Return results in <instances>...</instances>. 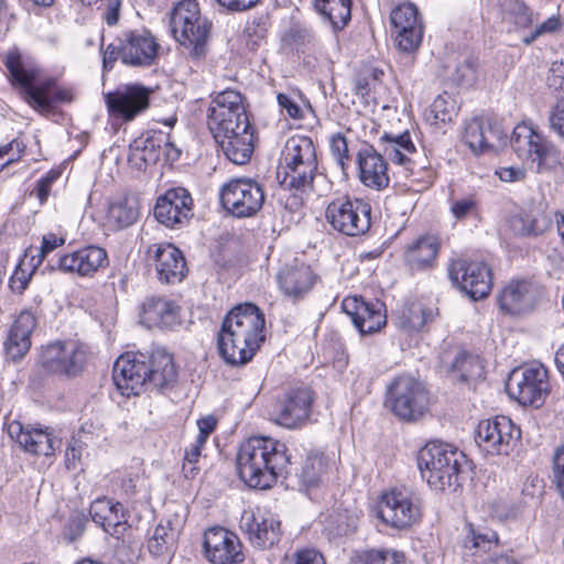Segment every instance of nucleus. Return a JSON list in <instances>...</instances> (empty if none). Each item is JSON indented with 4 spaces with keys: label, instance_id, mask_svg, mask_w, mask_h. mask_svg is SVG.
<instances>
[{
    "label": "nucleus",
    "instance_id": "nucleus-48",
    "mask_svg": "<svg viewBox=\"0 0 564 564\" xmlns=\"http://www.w3.org/2000/svg\"><path fill=\"white\" fill-rule=\"evenodd\" d=\"M382 139L388 140L391 144L389 148V156L400 165H410L413 160L409 156L415 153V147L410 138L409 132L392 137L386 134Z\"/></svg>",
    "mask_w": 564,
    "mask_h": 564
},
{
    "label": "nucleus",
    "instance_id": "nucleus-11",
    "mask_svg": "<svg viewBox=\"0 0 564 564\" xmlns=\"http://www.w3.org/2000/svg\"><path fill=\"white\" fill-rule=\"evenodd\" d=\"M371 207L368 203L348 196L332 200L325 217L332 228L346 236H360L370 228Z\"/></svg>",
    "mask_w": 564,
    "mask_h": 564
},
{
    "label": "nucleus",
    "instance_id": "nucleus-5",
    "mask_svg": "<svg viewBox=\"0 0 564 564\" xmlns=\"http://www.w3.org/2000/svg\"><path fill=\"white\" fill-rule=\"evenodd\" d=\"M384 405L399 420L416 422L429 411L430 393L414 377L398 376L387 386Z\"/></svg>",
    "mask_w": 564,
    "mask_h": 564
},
{
    "label": "nucleus",
    "instance_id": "nucleus-20",
    "mask_svg": "<svg viewBox=\"0 0 564 564\" xmlns=\"http://www.w3.org/2000/svg\"><path fill=\"white\" fill-rule=\"evenodd\" d=\"M148 260L154 267L158 279L166 284L181 282L186 275V261L172 243H154L148 248Z\"/></svg>",
    "mask_w": 564,
    "mask_h": 564
},
{
    "label": "nucleus",
    "instance_id": "nucleus-62",
    "mask_svg": "<svg viewBox=\"0 0 564 564\" xmlns=\"http://www.w3.org/2000/svg\"><path fill=\"white\" fill-rule=\"evenodd\" d=\"M216 2L229 12H243L254 8L260 0H216Z\"/></svg>",
    "mask_w": 564,
    "mask_h": 564
},
{
    "label": "nucleus",
    "instance_id": "nucleus-54",
    "mask_svg": "<svg viewBox=\"0 0 564 564\" xmlns=\"http://www.w3.org/2000/svg\"><path fill=\"white\" fill-rule=\"evenodd\" d=\"M3 63L8 70H34L33 63L29 56H24L18 48L13 47L3 55Z\"/></svg>",
    "mask_w": 564,
    "mask_h": 564
},
{
    "label": "nucleus",
    "instance_id": "nucleus-64",
    "mask_svg": "<svg viewBox=\"0 0 564 564\" xmlns=\"http://www.w3.org/2000/svg\"><path fill=\"white\" fill-rule=\"evenodd\" d=\"M294 564H325V562L319 552L314 549H305L296 553Z\"/></svg>",
    "mask_w": 564,
    "mask_h": 564
},
{
    "label": "nucleus",
    "instance_id": "nucleus-23",
    "mask_svg": "<svg viewBox=\"0 0 564 564\" xmlns=\"http://www.w3.org/2000/svg\"><path fill=\"white\" fill-rule=\"evenodd\" d=\"M7 432L12 441L33 455H52L61 446V440L46 427L24 426L19 421L7 424Z\"/></svg>",
    "mask_w": 564,
    "mask_h": 564
},
{
    "label": "nucleus",
    "instance_id": "nucleus-24",
    "mask_svg": "<svg viewBox=\"0 0 564 564\" xmlns=\"http://www.w3.org/2000/svg\"><path fill=\"white\" fill-rule=\"evenodd\" d=\"M192 207L193 199L186 188H171L158 198L154 216L161 224L173 228L191 218Z\"/></svg>",
    "mask_w": 564,
    "mask_h": 564
},
{
    "label": "nucleus",
    "instance_id": "nucleus-57",
    "mask_svg": "<svg viewBox=\"0 0 564 564\" xmlns=\"http://www.w3.org/2000/svg\"><path fill=\"white\" fill-rule=\"evenodd\" d=\"M560 26H561L560 18L552 15L546 21H544L543 23L538 25L529 36L523 37V43L531 44L539 36L556 32L560 29Z\"/></svg>",
    "mask_w": 564,
    "mask_h": 564
},
{
    "label": "nucleus",
    "instance_id": "nucleus-7",
    "mask_svg": "<svg viewBox=\"0 0 564 564\" xmlns=\"http://www.w3.org/2000/svg\"><path fill=\"white\" fill-rule=\"evenodd\" d=\"M11 85L21 98L37 111H47L56 102H69L72 91L56 85L52 77L42 73H9Z\"/></svg>",
    "mask_w": 564,
    "mask_h": 564
},
{
    "label": "nucleus",
    "instance_id": "nucleus-10",
    "mask_svg": "<svg viewBox=\"0 0 564 564\" xmlns=\"http://www.w3.org/2000/svg\"><path fill=\"white\" fill-rule=\"evenodd\" d=\"M378 517L384 524L393 529H409L421 520V501L406 488L390 489L380 497Z\"/></svg>",
    "mask_w": 564,
    "mask_h": 564
},
{
    "label": "nucleus",
    "instance_id": "nucleus-46",
    "mask_svg": "<svg viewBox=\"0 0 564 564\" xmlns=\"http://www.w3.org/2000/svg\"><path fill=\"white\" fill-rule=\"evenodd\" d=\"M502 19L520 28H527L533 22V13L523 0H499Z\"/></svg>",
    "mask_w": 564,
    "mask_h": 564
},
{
    "label": "nucleus",
    "instance_id": "nucleus-56",
    "mask_svg": "<svg viewBox=\"0 0 564 564\" xmlns=\"http://www.w3.org/2000/svg\"><path fill=\"white\" fill-rule=\"evenodd\" d=\"M551 129L564 140V98H557L549 116Z\"/></svg>",
    "mask_w": 564,
    "mask_h": 564
},
{
    "label": "nucleus",
    "instance_id": "nucleus-1",
    "mask_svg": "<svg viewBox=\"0 0 564 564\" xmlns=\"http://www.w3.org/2000/svg\"><path fill=\"white\" fill-rule=\"evenodd\" d=\"M264 315L251 303L234 307L224 318L217 346L223 359L234 366L252 359L264 341Z\"/></svg>",
    "mask_w": 564,
    "mask_h": 564
},
{
    "label": "nucleus",
    "instance_id": "nucleus-51",
    "mask_svg": "<svg viewBox=\"0 0 564 564\" xmlns=\"http://www.w3.org/2000/svg\"><path fill=\"white\" fill-rule=\"evenodd\" d=\"M425 324V311L420 304L404 306L399 317V326L405 330H420Z\"/></svg>",
    "mask_w": 564,
    "mask_h": 564
},
{
    "label": "nucleus",
    "instance_id": "nucleus-30",
    "mask_svg": "<svg viewBox=\"0 0 564 564\" xmlns=\"http://www.w3.org/2000/svg\"><path fill=\"white\" fill-rule=\"evenodd\" d=\"M506 135L496 126L480 118H474L465 124L463 141L475 154L498 150L505 144Z\"/></svg>",
    "mask_w": 564,
    "mask_h": 564
},
{
    "label": "nucleus",
    "instance_id": "nucleus-50",
    "mask_svg": "<svg viewBox=\"0 0 564 564\" xmlns=\"http://www.w3.org/2000/svg\"><path fill=\"white\" fill-rule=\"evenodd\" d=\"M498 543V535L491 530H478L475 531L473 528L469 530V534L464 539L463 546L469 551L471 555H476L479 552H488L494 545Z\"/></svg>",
    "mask_w": 564,
    "mask_h": 564
},
{
    "label": "nucleus",
    "instance_id": "nucleus-36",
    "mask_svg": "<svg viewBox=\"0 0 564 564\" xmlns=\"http://www.w3.org/2000/svg\"><path fill=\"white\" fill-rule=\"evenodd\" d=\"M90 517L95 523L113 536H119L127 524L123 506L119 502H112L107 498L96 499L89 509Z\"/></svg>",
    "mask_w": 564,
    "mask_h": 564
},
{
    "label": "nucleus",
    "instance_id": "nucleus-4",
    "mask_svg": "<svg viewBox=\"0 0 564 564\" xmlns=\"http://www.w3.org/2000/svg\"><path fill=\"white\" fill-rule=\"evenodd\" d=\"M463 453L451 445L437 442L427 443L419 453L417 465L423 479L437 491L459 486L460 460Z\"/></svg>",
    "mask_w": 564,
    "mask_h": 564
},
{
    "label": "nucleus",
    "instance_id": "nucleus-17",
    "mask_svg": "<svg viewBox=\"0 0 564 564\" xmlns=\"http://www.w3.org/2000/svg\"><path fill=\"white\" fill-rule=\"evenodd\" d=\"M149 369L143 354L121 355L113 365L112 377L122 394L139 395L149 389Z\"/></svg>",
    "mask_w": 564,
    "mask_h": 564
},
{
    "label": "nucleus",
    "instance_id": "nucleus-40",
    "mask_svg": "<svg viewBox=\"0 0 564 564\" xmlns=\"http://www.w3.org/2000/svg\"><path fill=\"white\" fill-rule=\"evenodd\" d=\"M280 165L318 166L316 148L308 137L290 138L282 151Z\"/></svg>",
    "mask_w": 564,
    "mask_h": 564
},
{
    "label": "nucleus",
    "instance_id": "nucleus-61",
    "mask_svg": "<svg viewBox=\"0 0 564 564\" xmlns=\"http://www.w3.org/2000/svg\"><path fill=\"white\" fill-rule=\"evenodd\" d=\"M83 444L79 441L73 440L65 452V465L67 469H75L80 462L83 453Z\"/></svg>",
    "mask_w": 564,
    "mask_h": 564
},
{
    "label": "nucleus",
    "instance_id": "nucleus-8",
    "mask_svg": "<svg viewBox=\"0 0 564 564\" xmlns=\"http://www.w3.org/2000/svg\"><path fill=\"white\" fill-rule=\"evenodd\" d=\"M510 145L521 160L535 163L539 172L562 163L558 149L527 123L514 127Z\"/></svg>",
    "mask_w": 564,
    "mask_h": 564
},
{
    "label": "nucleus",
    "instance_id": "nucleus-63",
    "mask_svg": "<svg viewBox=\"0 0 564 564\" xmlns=\"http://www.w3.org/2000/svg\"><path fill=\"white\" fill-rule=\"evenodd\" d=\"M476 209V202L473 198H462L458 200H455L452 206L451 210L452 214L456 219H463L467 215H469L471 212Z\"/></svg>",
    "mask_w": 564,
    "mask_h": 564
},
{
    "label": "nucleus",
    "instance_id": "nucleus-33",
    "mask_svg": "<svg viewBox=\"0 0 564 564\" xmlns=\"http://www.w3.org/2000/svg\"><path fill=\"white\" fill-rule=\"evenodd\" d=\"M35 326V317L29 312H22L13 322L4 341V351L10 360L19 361L30 350Z\"/></svg>",
    "mask_w": 564,
    "mask_h": 564
},
{
    "label": "nucleus",
    "instance_id": "nucleus-45",
    "mask_svg": "<svg viewBox=\"0 0 564 564\" xmlns=\"http://www.w3.org/2000/svg\"><path fill=\"white\" fill-rule=\"evenodd\" d=\"M177 534L178 532L173 528L171 520L159 523L148 542L149 552L154 556L169 554L175 544Z\"/></svg>",
    "mask_w": 564,
    "mask_h": 564
},
{
    "label": "nucleus",
    "instance_id": "nucleus-43",
    "mask_svg": "<svg viewBox=\"0 0 564 564\" xmlns=\"http://www.w3.org/2000/svg\"><path fill=\"white\" fill-rule=\"evenodd\" d=\"M139 209V203L134 197L115 200L107 209V225L113 230L127 228L137 221Z\"/></svg>",
    "mask_w": 564,
    "mask_h": 564
},
{
    "label": "nucleus",
    "instance_id": "nucleus-16",
    "mask_svg": "<svg viewBox=\"0 0 564 564\" xmlns=\"http://www.w3.org/2000/svg\"><path fill=\"white\" fill-rule=\"evenodd\" d=\"M521 437V431L505 415L480 421L475 441L484 452L491 455H508Z\"/></svg>",
    "mask_w": 564,
    "mask_h": 564
},
{
    "label": "nucleus",
    "instance_id": "nucleus-38",
    "mask_svg": "<svg viewBox=\"0 0 564 564\" xmlns=\"http://www.w3.org/2000/svg\"><path fill=\"white\" fill-rule=\"evenodd\" d=\"M226 158L237 165H243L251 159L254 148V131L252 126L246 131L239 130L224 138H216Z\"/></svg>",
    "mask_w": 564,
    "mask_h": 564
},
{
    "label": "nucleus",
    "instance_id": "nucleus-58",
    "mask_svg": "<svg viewBox=\"0 0 564 564\" xmlns=\"http://www.w3.org/2000/svg\"><path fill=\"white\" fill-rule=\"evenodd\" d=\"M330 151L338 164L344 169L348 161V144L343 134H335L330 139Z\"/></svg>",
    "mask_w": 564,
    "mask_h": 564
},
{
    "label": "nucleus",
    "instance_id": "nucleus-22",
    "mask_svg": "<svg viewBox=\"0 0 564 564\" xmlns=\"http://www.w3.org/2000/svg\"><path fill=\"white\" fill-rule=\"evenodd\" d=\"M313 394L310 389L289 391L272 414V421L286 429H299L310 417Z\"/></svg>",
    "mask_w": 564,
    "mask_h": 564
},
{
    "label": "nucleus",
    "instance_id": "nucleus-31",
    "mask_svg": "<svg viewBox=\"0 0 564 564\" xmlns=\"http://www.w3.org/2000/svg\"><path fill=\"white\" fill-rule=\"evenodd\" d=\"M180 306L164 297L147 299L141 307L140 323L149 329L172 328L181 323Z\"/></svg>",
    "mask_w": 564,
    "mask_h": 564
},
{
    "label": "nucleus",
    "instance_id": "nucleus-32",
    "mask_svg": "<svg viewBox=\"0 0 564 564\" xmlns=\"http://www.w3.org/2000/svg\"><path fill=\"white\" fill-rule=\"evenodd\" d=\"M108 264L105 249L88 246L59 258L58 267L64 272L90 275Z\"/></svg>",
    "mask_w": 564,
    "mask_h": 564
},
{
    "label": "nucleus",
    "instance_id": "nucleus-18",
    "mask_svg": "<svg viewBox=\"0 0 564 564\" xmlns=\"http://www.w3.org/2000/svg\"><path fill=\"white\" fill-rule=\"evenodd\" d=\"M203 546L206 558L213 564H240L245 560L239 538L221 527L205 532Z\"/></svg>",
    "mask_w": 564,
    "mask_h": 564
},
{
    "label": "nucleus",
    "instance_id": "nucleus-3",
    "mask_svg": "<svg viewBox=\"0 0 564 564\" xmlns=\"http://www.w3.org/2000/svg\"><path fill=\"white\" fill-rule=\"evenodd\" d=\"M170 28L175 41L191 57L206 55L212 22L202 14L196 0H182L175 4L170 14Z\"/></svg>",
    "mask_w": 564,
    "mask_h": 564
},
{
    "label": "nucleus",
    "instance_id": "nucleus-6",
    "mask_svg": "<svg viewBox=\"0 0 564 564\" xmlns=\"http://www.w3.org/2000/svg\"><path fill=\"white\" fill-rule=\"evenodd\" d=\"M208 128L214 138H224L251 127L243 96L232 89L218 93L210 101Z\"/></svg>",
    "mask_w": 564,
    "mask_h": 564
},
{
    "label": "nucleus",
    "instance_id": "nucleus-25",
    "mask_svg": "<svg viewBox=\"0 0 564 564\" xmlns=\"http://www.w3.org/2000/svg\"><path fill=\"white\" fill-rule=\"evenodd\" d=\"M159 44L147 31H129L121 40V61L131 67H149L158 54Z\"/></svg>",
    "mask_w": 564,
    "mask_h": 564
},
{
    "label": "nucleus",
    "instance_id": "nucleus-37",
    "mask_svg": "<svg viewBox=\"0 0 564 564\" xmlns=\"http://www.w3.org/2000/svg\"><path fill=\"white\" fill-rule=\"evenodd\" d=\"M282 291L291 297H301L307 293L313 284L314 276L311 268L303 262L294 261L285 264L278 274Z\"/></svg>",
    "mask_w": 564,
    "mask_h": 564
},
{
    "label": "nucleus",
    "instance_id": "nucleus-19",
    "mask_svg": "<svg viewBox=\"0 0 564 564\" xmlns=\"http://www.w3.org/2000/svg\"><path fill=\"white\" fill-rule=\"evenodd\" d=\"M390 20L398 47L406 53L415 52L421 45L424 33L417 8L412 3H403L392 10Z\"/></svg>",
    "mask_w": 564,
    "mask_h": 564
},
{
    "label": "nucleus",
    "instance_id": "nucleus-15",
    "mask_svg": "<svg viewBox=\"0 0 564 564\" xmlns=\"http://www.w3.org/2000/svg\"><path fill=\"white\" fill-rule=\"evenodd\" d=\"M452 283L473 300L487 297L491 291L490 268L481 261L456 259L448 265Z\"/></svg>",
    "mask_w": 564,
    "mask_h": 564
},
{
    "label": "nucleus",
    "instance_id": "nucleus-12",
    "mask_svg": "<svg viewBox=\"0 0 564 564\" xmlns=\"http://www.w3.org/2000/svg\"><path fill=\"white\" fill-rule=\"evenodd\" d=\"M507 389L519 403L539 408L550 392L547 370L542 365L517 368L509 376Z\"/></svg>",
    "mask_w": 564,
    "mask_h": 564
},
{
    "label": "nucleus",
    "instance_id": "nucleus-41",
    "mask_svg": "<svg viewBox=\"0 0 564 564\" xmlns=\"http://www.w3.org/2000/svg\"><path fill=\"white\" fill-rule=\"evenodd\" d=\"M161 153V141L151 133L141 134L129 145L128 162L138 170L154 164Z\"/></svg>",
    "mask_w": 564,
    "mask_h": 564
},
{
    "label": "nucleus",
    "instance_id": "nucleus-28",
    "mask_svg": "<svg viewBox=\"0 0 564 564\" xmlns=\"http://www.w3.org/2000/svg\"><path fill=\"white\" fill-rule=\"evenodd\" d=\"M497 301L502 313L512 316L523 315L533 310L536 302V290L528 281H511L500 291Z\"/></svg>",
    "mask_w": 564,
    "mask_h": 564
},
{
    "label": "nucleus",
    "instance_id": "nucleus-42",
    "mask_svg": "<svg viewBox=\"0 0 564 564\" xmlns=\"http://www.w3.org/2000/svg\"><path fill=\"white\" fill-rule=\"evenodd\" d=\"M440 249L438 239L434 236H423L405 251L406 263L415 270L432 268Z\"/></svg>",
    "mask_w": 564,
    "mask_h": 564
},
{
    "label": "nucleus",
    "instance_id": "nucleus-47",
    "mask_svg": "<svg viewBox=\"0 0 564 564\" xmlns=\"http://www.w3.org/2000/svg\"><path fill=\"white\" fill-rule=\"evenodd\" d=\"M328 460L322 453L310 454L300 474V478L307 488L316 486L327 474Z\"/></svg>",
    "mask_w": 564,
    "mask_h": 564
},
{
    "label": "nucleus",
    "instance_id": "nucleus-39",
    "mask_svg": "<svg viewBox=\"0 0 564 564\" xmlns=\"http://www.w3.org/2000/svg\"><path fill=\"white\" fill-rule=\"evenodd\" d=\"M149 389L163 390L176 381V370L172 356L162 348H155L148 361Z\"/></svg>",
    "mask_w": 564,
    "mask_h": 564
},
{
    "label": "nucleus",
    "instance_id": "nucleus-2",
    "mask_svg": "<svg viewBox=\"0 0 564 564\" xmlns=\"http://www.w3.org/2000/svg\"><path fill=\"white\" fill-rule=\"evenodd\" d=\"M289 466L286 445L271 437H250L237 455L238 475L253 489L271 488L279 477L289 474Z\"/></svg>",
    "mask_w": 564,
    "mask_h": 564
},
{
    "label": "nucleus",
    "instance_id": "nucleus-13",
    "mask_svg": "<svg viewBox=\"0 0 564 564\" xmlns=\"http://www.w3.org/2000/svg\"><path fill=\"white\" fill-rule=\"evenodd\" d=\"M87 351L83 344L56 340L42 349L40 364L48 373L75 377L84 369Z\"/></svg>",
    "mask_w": 564,
    "mask_h": 564
},
{
    "label": "nucleus",
    "instance_id": "nucleus-60",
    "mask_svg": "<svg viewBox=\"0 0 564 564\" xmlns=\"http://www.w3.org/2000/svg\"><path fill=\"white\" fill-rule=\"evenodd\" d=\"M554 481L564 497V445L560 447L553 456Z\"/></svg>",
    "mask_w": 564,
    "mask_h": 564
},
{
    "label": "nucleus",
    "instance_id": "nucleus-35",
    "mask_svg": "<svg viewBox=\"0 0 564 564\" xmlns=\"http://www.w3.org/2000/svg\"><path fill=\"white\" fill-rule=\"evenodd\" d=\"M552 224V212L542 205L523 209L509 219L511 230L518 236L536 237L546 232Z\"/></svg>",
    "mask_w": 564,
    "mask_h": 564
},
{
    "label": "nucleus",
    "instance_id": "nucleus-59",
    "mask_svg": "<svg viewBox=\"0 0 564 564\" xmlns=\"http://www.w3.org/2000/svg\"><path fill=\"white\" fill-rule=\"evenodd\" d=\"M370 79H378L377 73H356L351 83L356 95L365 97L370 93Z\"/></svg>",
    "mask_w": 564,
    "mask_h": 564
},
{
    "label": "nucleus",
    "instance_id": "nucleus-26",
    "mask_svg": "<svg viewBox=\"0 0 564 564\" xmlns=\"http://www.w3.org/2000/svg\"><path fill=\"white\" fill-rule=\"evenodd\" d=\"M441 372L453 380L467 382L481 378L484 365L478 356L458 349H446L440 355Z\"/></svg>",
    "mask_w": 564,
    "mask_h": 564
},
{
    "label": "nucleus",
    "instance_id": "nucleus-49",
    "mask_svg": "<svg viewBox=\"0 0 564 564\" xmlns=\"http://www.w3.org/2000/svg\"><path fill=\"white\" fill-rule=\"evenodd\" d=\"M351 564H406L402 552L392 549L367 550L358 553Z\"/></svg>",
    "mask_w": 564,
    "mask_h": 564
},
{
    "label": "nucleus",
    "instance_id": "nucleus-44",
    "mask_svg": "<svg viewBox=\"0 0 564 564\" xmlns=\"http://www.w3.org/2000/svg\"><path fill=\"white\" fill-rule=\"evenodd\" d=\"M315 9L335 30L343 29L351 18V0H315Z\"/></svg>",
    "mask_w": 564,
    "mask_h": 564
},
{
    "label": "nucleus",
    "instance_id": "nucleus-52",
    "mask_svg": "<svg viewBox=\"0 0 564 564\" xmlns=\"http://www.w3.org/2000/svg\"><path fill=\"white\" fill-rule=\"evenodd\" d=\"M446 94L437 96L430 108V115L433 118V123L449 122L455 113V105L445 97Z\"/></svg>",
    "mask_w": 564,
    "mask_h": 564
},
{
    "label": "nucleus",
    "instance_id": "nucleus-9",
    "mask_svg": "<svg viewBox=\"0 0 564 564\" xmlns=\"http://www.w3.org/2000/svg\"><path fill=\"white\" fill-rule=\"evenodd\" d=\"M219 197L224 209L236 218L257 215L265 200L263 187L254 180L247 177L228 181L223 185Z\"/></svg>",
    "mask_w": 564,
    "mask_h": 564
},
{
    "label": "nucleus",
    "instance_id": "nucleus-29",
    "mask_svg": "<svg viewBox=\"0 0 564 564\" xmlns=\"http://www.w3.org/2000/svg\"><path fill=\"white\" fill-rule=\"evenodd\" d=\"M318 166L306 165H280L278 178L281 174L283 177L280 185L288 191H293L294 195L286 202V207L290 209H297L303 205L302 195L313 189V182L317 174Z\"/></svg>",
    "mask_w": 564,
    "mask_h": 564
},
{
    "label": "nucleus",
    "instance_id": "nucleus-55",
    "mask_svg": "<svg viewBox=\"0 0 564 564\" xmlns=\"http://www.w3.org/2000/svg\"><path fill=\"white\" fill-rule=\"evenodd\" d=\"M24 261H21L10 279V288L14 293L18 294L23 293L24 290L28 288L31 276L35 271L37 263L31 264L32 269L30 271L24 269Z\"/></svg>",
    "mask_w": 564,
    "mask_h": 564
},
{
    "label": "nucleus",
    "instance_id": "nucleus-21",
    "mask_svg": "<svg viewBox=\"0 0 564 564\" xmlns=\"http://www.w3.org/2000/svg\"><path fill=\"white\" fill-rule=\"evenodd\" d=\"M239 528L247 534L250 543L259 549L273 546L281 536L280 521L260 510H245L240 517Z\"/></svg>",
    "mask_w": 564,
    "mask_h": 564
},
{
    "label": "nucleus",
    "instance_id": "nucleus-14",
    "mask_svg": "<svg viewBox=\"0 0 564 564\" xmlns=\"http://www.w3.org/2000/svg\"><path fill=\"white\" fill-rule=\"evenodd\" d=\"M152 93L150 87L126 84L104 93V100L110 117L130 122L149 109Z\"/></svg>",
    "mask_w": 564,
    "mask_h": 564
},
{
    "label": "nucleus",
    "instance_id": "nucleus-34",
    "mask_svg": "<svg viewBox=\"0 0 564 564\" xmlns=\"http://www.w3.org/2000/svg\"><path fill=\"white\" fill-rule=\"evenodd\" d=\"M360 181L370 188L383 189L389 185L388 164L372 147H366L358 153Z\"/></svg>",
    "mask_w": 564,
    "mask_h": 564
},
{
    "label": "nucleus",
    "instance_id": "nucleus-53",
    "mask_svg": "<svg viewBox=\"0 0 564 564\" xmlns=\"http://www.w3.org/2000/svg\"><path fill=\"white\" fill-rule=\"evenodd\" d=\"M206 442L195 438L194 443L185 449L183 473L186 478H194L198 473L197 463Z\"/></svg>",
    "mask_w": 564,
    "mask_h": 564
},
{
    "label": "nucleus",
    "instance_id": "nucleus-27",
    "mask_svg": "<svg viewBox=\"0 0 564 564\" xmlns=\"http://www.w3.org/2000/svg\"><path fill=\"white\" fill-rule=\"evenodd\" d=\"M341 306L361 335L379 332L387 323L379 302L369 303L361 297L350 296L343 301Z\"/></svg>",
    "mask_w": 564,
    "mask_h": 564
}]
</instances>
